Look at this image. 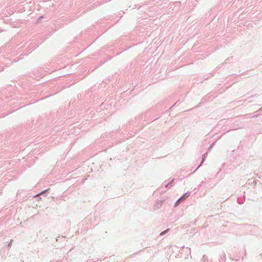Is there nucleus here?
I'll use <instances>...</instances> for the list:
<instances>
[{
	"mask_svg": "<svg viewBox=\"0 0 262 262\" xmlns=\"http://www.w3.org/2000/svg\"><path fill=\"white\" fill-rule=\"evenodd\" d=\"M189 196V193L186 192L182 196H181L178 202H181L187 198Z\"/></svg>",
	"mask_w": 262,
	"mask_h": 262,
	"instance_id": "obj_1",
	"label": "nucleus"
},
{
	"mask_svg": "<svg viewBox=\"0 0 262 262\" xmlns=\"http://www.w3.org/2000/svg\"><path fill=\"white\" fill-rule=\"evenodd\" d=\"M181 202H178V200L175 203L174 207H176Z\"/></svg>",
	"mask_w": 262,
	"mask_h": 262,
	"instance_id": "obj_2",
	"label": "nucleus"
},
{
	"mask_svg": "<svg viewBox=\"0 0 262 262\" xmlns=\"http://www.w3.org/2000/svg\"><path fill=\"white\" fill-rule=\"evenodd\" d=\"M181 202H178V200L175 203L174 207H176Z\"/></svg>",
	"mask_w": 262,
	"mask_h": 262,
	"instance_id": "obj_3",
	"label": "nucleus"
},
{
	"mask_svg": "<svg viewBox=\"0 0 262 262\" xmlns=\"http://www.w3.org/2000/svg\"><path fill=\"white\" fill-rule=\"evenodd\" d=\"M167 231H168V230H165V231H164L162 232L161 233V234H164L166 233L167 232Z\"/></svg>",
	"mask_w": 262,
	"mask_h": 262,
	"instance_id": "obj_4",
	"label": "nucleus"
},
{
	"mask_svg": "<svg viewBox=\"0 0 262 262\" xmlns=\"http://www.w3.org/2000/svg\"><path fill=\"white\" fill-rule=\"evenodd\" d=\"M205 158V155H204L202 162H203L204 161Z\"/></svg>",
	"mask_w": 262,
	"mask_h": 262,
	"instance_id": "obj_5",
	"label": "nucleus"
},
{
	"mask_svg": "<svg viewBox=\"0 0 262 262\" xmlns=\"http://www.w3.org/2000/svg\"><path fill=\"white\" fill-rule=\"evenodd\" d=\"M173 181V180H172L167 186L168 185H170L171 184H172V182Z\"/></svg>",
	"mask_w": 262,
	"mask_h": 262,
	"instance_id": "obj_6",
	"label": "nucleus"
},
{
	"mask_svg": "<svg viewBox=\"0 0 262 262\" xmlns=\"http://www.w3.org/2000/svg\"><path fill=\"white\" fill-rule=\"evenodd\" d=\"M44 192H45V191H43L40 194H42V193H44Z\"/></svg>",
	"mask_w": 262,
	"mask_h": 262,
	"instance_id": "obj_7",
	"label": "nucleus"
}]
</instances>
